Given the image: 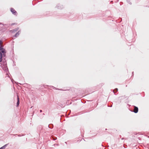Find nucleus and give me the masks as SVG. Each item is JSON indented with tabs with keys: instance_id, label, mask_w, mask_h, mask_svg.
<instances>
[{
	"instance_id": "obj_1",
	"label": "nucleus",
	"mask_w": 149,
	"mask_h": 149,
	"mask_svg": "<svg viewBox=\"0 0 149 149\" xmlns=\"http://www.w3.org/2000/svg\"><path fill=\"white\" fill-rule=\"evenodd\" d=\"M126 98L127 99V97H125V96H122L119 97L118 98V101H117L118 103H120L122 101H123Z\"/></svg>"
},
{
	"instance_id": "obj_2",
	"label": "nucleus",
	"mask_w": 149,
	"mask_h": 149,
	"mask_svg": "<svg viewBox=\"0 0 149 149\" xmlns=\"http://www.w3.org/2000/svg\"><path fill=\"white\" fill-rule=\"evenodd\" d=\"M6 51H4L3 52H1V51H0V62H1L2 61L3 55V57L5 56H6Z\"/></svg>"
},
{
	"instance_id": "obj_3",
	"label": "nucleus",
	"mask_w": 149,
	"mask_h": 149,
	"mask_svg": "<svg viewBox=\"0 0 149 149\" xmlns=\"http://www.w3.org/2000/svg\"><path fill=\"white\" fill-rule=\"evenodd\" d=\"M133 107L134 109L133 111L131 110V111L132 112H134L135 113H137L138 112V108L137 107L133 106Z\"/></svg>"
},
{
	"instance_id": "obj_4",
	"label": "nucleus",
	"mask_w": 149,
	"mask_h": 149,
	"mask_svg": "<svg viewBox=\"0 0 149 149\" xmlns=\"http://www.w3.org/2000/svg\"><path fill=\"white\" fill-rule=\"evenodd\" d=\"M2 41L1 40H0V51H1L2 52H3L4 51H6L5 49L1 46V43Z\"/></svg>"
},
{
	"instance_id": "obj_5",
	"label": "nucleus",
	"mask_w": 149,
	"mask_h": 149,
	"mask_svg": "<svg viewBox=\"0 0 149 149\" xmlns=\"http://www.w3.org/2000/svg\"><path fill=\"white\" fill-rule=\"evenodd\" d=\"M10 11L13 14L16 15H17V11L13 8H10Z\"/></svg>"
},
{
	"instance_id": "obj_6",
	"label": "nucleus",
	"mask_w": 149,
	"mask_h": 149,
	"mask_svg": "<svg viewBox=\"0 0 149 149\" xmlns=\"http://www.w3.org/2000/svg\"><path fill=\"white\" fill-rule=\"evenodd\" d=\"M63 6L60 4H58L57 5L56 7V8H57L58 9H62L63 8Z\"/></svg>"
},
{
	"instance_id": "obj_7",
	"label": "nucleus",
	"mask_w": 149,
	"mask_h": 149,
	"mask_svg": "<svg viewBox=\"0 0 149 149\" xmlns=\"http://www.w3.org/2000/svg\"><path fill=\"white\" fill-rule=\"evenodd\" d=\"M17 105L16 107H18L19 106V97L18 95H17Z\"/></svg>"
},
{
	"instance_id": "obj_8",
	"label": "nucleus",
	"mask_w": 149,
	"mask_h": 149,
	"mask_svg": "<svg viewBox=\"0 0 149 149\" xmlns=\"http://www.w3.org/2000/svg\"><path fill=\"white\" fill-rule=\"evenodd\" d=\"M42 129V126L41 125H39L37 127V130L38 131H40Z\"/></svg>"
},
{
	"instance_id": "obj_9",
	"label": "nucleus",
	"mask_w": 149,
	"mask_h": 149,
	"mask_svg": "<svg viewBox=\"0 0 149 149\" xmlns=\"http://www.w3.org/2000/svg\"><path fill=\"white\" fill-rule=\"evenodd\" d=\"M52 87L53 89H56V90H60V91H64L67 90H65H65H63V89H59V88H55V87H54L53 86H52Z\"/></svg>"
},
{
	"instance_id": "obj_10",
	"label": "nucleus",
	"mask_w": 149,
	"mask_h": 149,
	"mask_svg": "<svg viewBox=\"0 0 149 149\" xmlns=\"http://www.w3.org/2000/svg\"><path fill=\"white\" fill-rule=\"evenodd\" d=\"M3 69L6 72H7L8 71V69L7 66H4Z\"/></svg>"
},
{
	"instance_id": "obj_11",
	"label": "nucleus",
	"mask_w": 149,
	"mask_h": 149,
	"mask_svg": "<svg viewBox=\"0 0 149 149\" xmlns=\"http://www.w3.org/2000/svg\"><path fill=\"white\" fill-rule=\"evenodd\" d=\"M20 33V31H18L17 33H16L14 35V37H17L19 35Z\"/></svg>"
},
{
	"instance_id": "obj_12",
	"label": "nucleus",
	"mask_w": 149,
	"mask_h": 149,
	"mask_svg": "<svg viewBox=\"0 0 149 149\" xmlns=\"http://www.w3.org/2000/svg\"><path fill=\"white\" fill-rule=\"evenodd\" d=\"M48 127L50 129H52L53 128V125L52 124H50L49 125Z\"/></svg>"
},
{
	"instance_id": "obj_13",
	"label": "nucleus",
	"mask_w": 149,
	"mask_h": 149,
	"mask_svg": "<svg viewBox=\"0 0 149 149\" xmlns=\"http://www.w3.org/2000/svg\"><path fill=\"white\" fill-rule=\"evenodd\" d=\"M51 139L55 141L57 139V137L54 136H52Z\"/></svg>"
},
{
	"instance_id": "obj_14",
	"label": "nucleus",
	"mask_w": 149,
	"mask_h": 149,
	"mask_svg": "<svg viewBox=\"0 0 149 149\" xmlns=\"http://www.w3.org/2000/svg\"><path fill=\"white\" fill-rule=\"evenodd\" d=\"M8 145V144H7L4 145L2 147H1L0 148V149H4Z\"/></svg>"
},
{
	"instance_id": "obj_15",
	"label": "nucleus",
	"mask_w": 149,
	"mask_h": 149,
	"mask_svg": "<svg viewBox=\"0 0 149 149\" xmlns=\"http://www.w3.org/2000/svg\"><path fill=\"white\" fill-rule=\"evenodd\" d=\"M118 91V89L117 88H116L113 90V92L114 93H115Z\"/></svg>"
},
{
	"instance_id": "obj_16",
	"label": "nucleus",
	"mask_w": 149,
	"mask_h": 149,
	"mask_svg": "<svg viewBox=\"0 0 149 149\" xmlns=\"http://www.w3.org/2000/svg\"><path fill=\"white\" fill-rule=\"evenodd\" d=\"M18 29V28H16L15 29H13V31L15 32L17 31Z\"/></svg>"
},
{
	"instance_id": "obj_17",
	"label": "nucleus",
	"mask_w": 149,
	"mask_h": 149,
	"mask_svg": "<svg viewBox=\"0 0 149 149\" xmlns=\"http://www.w3.org/2000/svg\"><path fill=\"white\" fill-rule=\"evenodd\" d=\"M127 2L129 4L131 5L132 4V3L130 2V1L129 0H126Z\"/></svg>"
},
{
	"instance_id": "obj_18",
	"label": "nucleus",
	"mask_w": 149,
	"mask_h": 149,
	"mask_svg": "<svg viewBox=\"0 0 149 149\" xmlns=\"http://www.w3.org/2000/svg\"><path fill=\"white\" fill-rule=\"evenodd\" d=\"M24 134H22V135H21L20 134H17V136H24Z\"/></svg>"
},
{
	"instance_id": "obj_19",
	"label": "nucleus",
	"mask_w": 149,
	"mask_h": 149,
	"mask_svg": "<svg viewBox=\"0 0 149 149\" xmlns=\"http://www.w3.org/2000/svg\"><path fill=\"white\" fill-rule=\"evenodd\" d=\"M11 135H14L15 136H16L17 135V134H11Z\"/></svg>"
},
{
	"instance_id": "obj_20",
	"label": "nucleus",
	"mask_w": 149,
	"mask_h": 149,
	"mask_svg": "<svg viewBox=\"0 0 149 149\" xmlns=\"http://www.w3.org/2000/svg\"><path fill=\"white\" fill-rule=\"evenodd\" d=\"M40 117L41 118H42L43 117V116H42V115H40Z\"/></svg>"
},
{
	"instance_id": "obj_21",
	"label": "nucleus",
	"mask_w": 149,
	"mask_h": 149,
	"mask_svg": "<svg viewBox=\"0 0 149 149\" xmlns=\"http://www.w3.org/2000/svg\"><path fill=\"white\" fill-rule=\"evenodd\" d=\"M6 24H4V25H3V26H4L5 27V26H6Z\"/></svg>"
},
{
	"instance_id": "obj_22",
	"label": "nucleus",
	"mask_w": 149,
	"mask_h": 149,
	"mask_svg": "<svg viewBox=\"0 0 149 149\" xmlns=\"http://www.w3.org/2000/svg\"><path fill=\"white\" fill-rule=\"evenodd\" d=\"M40 113H41V112H42V110H40Z\"/></svg>"
},
{
	"instance_id": "obj_23",
	"label": "nucleus",
	"mask_w": 149,
	"mask_h": 149,
	"mask_svg": "<svg viewBox=\"0 0 149 149\" xmlns=\"http://www.w3.org/2000/svg\"><path fill=\"white\" fill-rule=\"evenodd\" d=\"M56 145V144H54L53 145H52L53 146H55Z\"/></svg>"
},
{
	"instance_id": "obj_24",
	"label": "nucleus",
	"mask_w": 149,
	"mask_h": 149,
	"mask_svg": "<svg viewBox=\"0 0 149 149\" xmlns=\"http://www.w3.org/2000/svg\"><path fill=\"white\" fill-rule=\"evenodd\" d=\"M132 75H133L134 74V72H133L132 73Z\"/></svg>"
},
{
	"instance_id": "obj_25",
	"label": "nucleus",
	"mask_w": 149,
	"mask_h": 149,
	"mask_svg": "<svg viewBox=\"0 0 149 149\" xmlns=\"http://www.w3.org/2000/svg\"><path fill=\"white\" fill-rule=\"evenodd\" d=\"M34 111H33V115L34 114Z\"/></svg>"
},
{
	"instance_id": "obj_26",
	"label": "nucleus",
	"mask_w": 149,
	"mask_h": 149,
	"mask_svg": "<svg viewBox=\"0 0 149 149\" xmlns=\"http://www.w3.org/2000/svg\"><path fill=\"white\" fill-rule=\"evenodd\" d=\"M56 145L58 146V144H56Z\"/></svg>"
},
{
	"instance_id": "obj_27",
	"label": "nucleus",
	"mask_w": 149,
	"mask_h": 149,
	"mask_svg": "<svg viewBox=\"0 0 149 149\" xmlns=\"http://www.w3.org/2000/svg\"><path fill=\"white\" fill-rule=\"evenodd\" d=\"M124 139L123 138L121 139L122 140H123V139Z\"/></svg>"
},
{
	"instance_id": "obj_28",
	"label": "nucleus",
	"mask_w": 149,
	"mask_h": 149,
	"mask_svg": "<svg viewBox=\"0 0 149 149\" xmlns=\"http://www.w3.org/2000/svg\"><path fill=\"white\" fill-rule=\"evenodd\" d=\"M112 107V105H110V107Z\"/></svg>"
},
{
	"instance_id": "obj_29",
	"label": "nucleus",
	"mask_w": 149,
	"mask_h": 149,
	"mask_svg": "<svg viewBox=\"0 0 149 149\" xmlns=\"http://www.w3.org/2000/svg\"><path fill=\"white\" fill-rule=\"evenodd\" d=\"M45 115V114H44V113H43V114H42V115Z\"/></svg>"
},
{
	"instance_id": "obj_30",
	"label": "nucleus",
	"mask_w": 149,
	"mask_h": 149,
	"mask_svg": "<svg viewBox=\"0 0 149 149\" xmlns=\"http://www.w3.org/2000/svg\"><path fill=\"white\" fill-rule=\"evenodd\" d=\"M0 25H3V24H1V23H0Z\"/></svg>"
},
{
	"instance_id": "obj_31",
	"label": "nucleus",
	"mask_w": 149,
	"mask_h": 149,
	"mask_svg": "<svg viewBox=\"0 0 149 149\" xmlns=\"http://www.w3.org/2000/svg\"><path fill=\"white\" fill-rule=\"evenodd\" d=\"M14 24H12V25H14Z\"/></svg>"
},
{
	"instance_id": "obj_32",
	"label": "nucleus",
	"mask_w": 149,
	"mask_h": 149,
	"mask_svg": "<svg viewBox=\"0 0 149 149\" xmlns=\"http://www.w3.org/2000/svg\"><path fill=\"white\" fill-rule=\"evenodd\" d=\"M107 130V129H105V130Z\"/></svg>"
}]
</instances>
